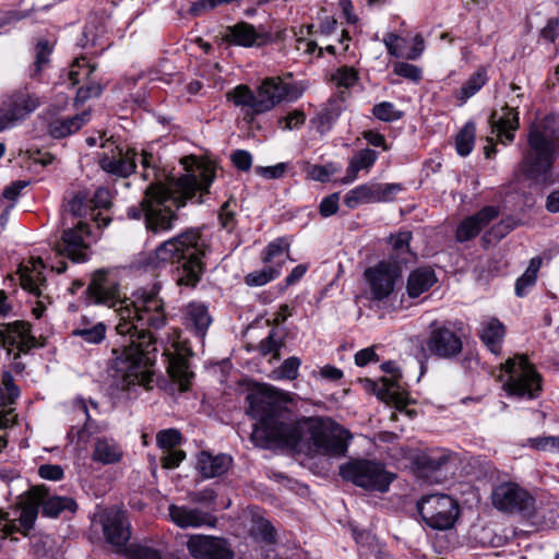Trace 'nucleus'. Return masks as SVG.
<instances>
[{"label":"nucleus","mask_w":559,"mask_h":559,"mask_svg":"<svg viewBox=\"0 0 559 559\" xmlns=\"http://www.w3.org/2000/svg\"><path fill=\"white\" fill-rule=\"evenodd\" d=\"M40 105L41 97L27 86L7 94L0 106V132L25 121Z\"/></svg>","instance_id":"10"},{"label":"nucleus","mask_w":559,"mask_h":559,"mask_svg":"<svg viewBox=\"0 0 559 559\" xmlns=\"http://www.w3.org/2000/svg\"><path fill=\"white\" fill-rule=\"evenodd\" d=\"M393 72L396 75L413 82H418L423 76V71L420 68L407 62H396L394 64Z\"/></svg>","instance_id":"54"},{"label":"nucleus","mask_w":559,"mask_h":559,"mask_svg":"<svg viewBox=\"0 0 559 559\" xmlns=\"http://www.w3.org/2000/svg\"><path fill=\"white\" fill-rule=\"evenodd\" d=\"M283 90H281V78H266L257 88L258 110L262 114L272 110L276 105L283 102Z\"/></svg>","instance_id":"27"},{"label":"nucleus","mask_w":559,"mask_h":559,"mask_svg":"<svg viewBox=\"0 0 559 559\" xmlns=\"http://www.w3.org/2000/svg\"><path fill=\"white\" fill-rule=\"evenodd\" d=\"M417 511L427 526L436 531H447L454 527L460 515V506L449 495L431 493L417 501Z\"/></svg>","instance_id":"9"},{"label":"nucleus","mask_w":559,"mask_h":559,"mask_svg":"<svg viewBox=\"0 0 559 559\" xmlns=\"http://www.w3.org/2000/svg\"><path fill=\"white\" fill-rule=\"evenodd\" d=\"M342 112V106L338 102L332 100L325 107H323L313 119L317 130L320 133L328 132L335 121L338 119Z\"/></svg>","instance_id":"39"},{"label":"nucleus","mask_w":559,"mask_h":559,"mask_svg":"<svg viewBox=\"0 0 559 559\" xmlns=\"http://www.w3.org/2000/svg\"><path fill=\"white\" fill-rule=\"evenodd\" d=\"M255 533L266 543L275 542V530L270 521L259 519L254 525Z\"/></svg>","instance_id":"62"},{"label":"nucleus","mask_w":559,"mask_h":559,"mask_svg":"<svg viewBox=\"0 0 559 559\" xmlns=\"http://www.w3.org/2000/svg\"><path fill=\"white\" fill-rule=\"evenodd\" d=\"M504 335V325L498 319L490 318L481 323L479 337L492 354L499 355L501 353Z\"/></svg>","instance_id":"31"},{"label":"nucleus","mask_w":559,"mask_h":559,"mask_svg":"<svg viewBox=\"0 0 559 559\" xmlns=\"http://www.w3.org/2000/svg\"><path fill=\"white\" fill-rule=\"evenodd\" d=\"M123 450L114 439L108 437H98L94 441L92 460L103 465H111L121 462Z\"/></svg>","instance_id":"29"},{"label":"nucleus","mask_w":559,"mask_h":559,"mask_svg":"<svg viewBox=\"0 0 559 559\" xmlns=\"http://www.w3.org/2000/svg\"><path fill=\"white\" fill-rule=\"evenodd\" d=\"M337 170L338 168L332 163L325 165H311L307 170V175L312 180L328 182Z\"/></svg>","instance_id":"52"},{"label":"nucleus","mask_w":559,"mask_h":559,"mask_svg":"<svg viewBox=\"0 0 559 559\" xmlns=\"http://www.w3.org/2000/svg\"><path fill=\"white\" fill-rule=\"evenodd\" d=\"M102 526L105 538L110 545L120 549L129 542L130 523L124 511L116 509L105 511L102 516Z\"/></svg>","instance_id":"18"},{"label":"nucleus","mask_w":559,"mask_h":559,"mask_svg":"<svg viewBox=\"0 0 559 559\" xmlns=\"http://www.w3.org/2000/svg\"><path fill=\"white\" fill-rule=\"evenodd\" d=\"M226 97L236 107L246 108V116L253 117L262 114V110H258V107H255L259 104L257 92L254 93L245 84L237 85L227 92Z\"/></svg>","instance_id":"32"},{"label":"nucleus","mask_w":559,"mask_h":559,"mask_svg":"<svg viewBox=\"0 0 559 559\" xmlns=\"http://www.w3.org/2000/svg\"><path fill=\"white\" fill-rule=\"evenodd\" d=\"M452 461L451 454L445 449H427L416 453L412 464L420 477H429L439 472Z\"/></svg>","instance_id":"21"},{"label":"nucleus","mask_w":559,"mask_h":559,"mask_svg":"<svg viewBox=\"0 0 559 559\" xmlns=\"http://www.w3.org/2000/svg\"><path fill=\"white\" fill-rule=\"evenodd\" d=\"M378 182L359 185L345 194L344 204L348 209H356L362 203H378Z\"/></svg>","instance_id":"36"},{"label":"nucleus","mask_w":559,"mask_h":559,"mask_svg":"<svg viewBox=\"0 0 559 559\" xmlns=\"http://www.w3.org/2000/svg\"><path fill=\"white\" fill-rule=\"evenodd\" d=\"M0 346L7 350L8 356H12L15 362L23 354H28L37 346L31 323L16 320L0 324Z\"/></svg>","instance_id":"13"},{"label":"nucleus","mask_w":559,"mask_h":559,"mask_svg":"<svg viewBox=\"0 0 559 559\" xmlns=\"http://www.w3.org/2000/svg\"><path fill=\"white\" fill-rule=\"evenodd\" d=\"M332 81L337 87L350 88L358 81V73L352 67H341L332 74Z\"/></svg>","instance_id":"49"},{"label":"nucleus","mask_w":559,"mask_h":559,"mask_svg":"<svg viewBox=\"0 0 559 559\" xmlns=\"http://www.w3.org/2000/svg\"><path fill=\"white\" fill-rule=\"evenodd\" d=\"M111 192L107 188H98L93 199L88 200L94 209H108L111 205Z\"/></svg>","instance_id":"64"},{"label":"nucleus","mask_w":559,"mask_h":559,"mask_svg":"<svg viewBox=\"0 0 559 559\" xmlns=\"http://www.w3.org/2000/svg\"><path fill=\"white\" fill-rule=\"evenodd\" d=\"M74 408L81 412L85 417V425L82 428V430L79 432V436L82 437L84 433H87L88 436L100 431L99 427L91 420L87 405L84 400H78L74 403Z\"/></svg>","instance_id":"59"},{"label":"nucleus","mask_w":559,"mask_h":559,"mask_svg":"<svg viewBox=\"0 0 559 559\" xmlns=\"http://www.w3.org/2000/svg\"><path fill=\"white\" fill-rule=\"evenodd\" d=\"M282 270V263H277L276 266L267 265L262 270L249 273L245 277V283L248 286H263L269 282L280 276Z\"/></svg>","instance_id":"45"},{"label":"nucleus","mask_w":559,"mask_h":559,"mask_svg":"<svg viewBox=\"0 0 559 559\" xmlns=\"http://www.w3.org/2000/svg\"><path fill=\"white\" fill-rule=\"evenodd\" d=\"M168 511L171 521L181 528L214 527L217 521L215 516L198 508L170 504Z\"/></svg>","instance_id":"22"},{"label":"nucleus","mask_w":559,"mask_h":559,"mask_svg":"<svg viewBox=\"0 0 559 559\" xmlns=\"http://www.w3.org/2000/svg\"><path fill=\"white\" fill-rule=\"evenodd\" d=\"M211 250L201 228L191 227L165 240L150 257V264H177L174 280L178 286L194 288L205 270L203 259Z\"/></svg>","instance_id":"4"},{"label":"nucleus","mask_w":559,"mask_h":559,"mask_svg":"<svg viewBox=\"0 0 559 559\" xmlns=\"http://www.w3.org/2000/svg\"><path fill=\"white\" fill-rule=\"evenodd\" d=\"M102 147L108 148L99 158L100 168L117 177H128L135 169L136 153L132 148L123 150L115 145V142L109 139L102 143Z\"/></svg>","instance_id":"15"},{"label":"nucleus","mask_w":559,"mask_h":559,"mask_svg":"<svg viewBox=\"0 0 559 559\" xmlns=\"http://www.w3.org/2000/svg\"><path fill=\"white\" fill-rule=\"evenodd\" d=\"M212 321L209 308L203 302L192 301L183 309V324L202 338L205 336Z\"/></svg>","instance_id":"24"},{"label":"nucleus","mask_w":559,"mask_h":559,"mask_svg":"<svg viewBox=\"0 0 559 559\" xmlns=\"http://www.w3.org/2000/svg\"><path fill=\"white\" fill-rule=\"evenodd\" d=\"M400 276L399 269L386 262L365 271V278L368 283L371 298L374 300L386 299L394 290V285Z\"/></svg>","instance_id":"16"},{"label":"nucleus","mask_w":559,"mask_h":559,"mask_svg":"<svg viewBox=\"0 0 559 559\" xmlns=\"http://www.w3.org/2000/svg\"><path fill=\"white\" fill-rule=\"evenodd\" d=\"M215 177V168L211 164H200L187 168V174L178 178H167L166 183H151L143 198L146 230L153 235L171 230L178 221L173 206H185L197 193H200L198 203H202V195L209 193Z\"/></svg>","instance_id":"3"},{"label":"nucleus","mask_w":559,"mask_h":559,"mask_svg":"<svg viewBox=\"0 0 559 559\" xmlns=\"http://www.w3.org/2000/svg\"><path fill=\"white\" fill-rule=\"evenodd\" d=\"M542 265L540 258L536 257L530 261V264L525 272L516 280L515 294L519 297H524L527 290L533 287L537 280V273Z\"/></svg>","instance_id":"40"},{"label":"nucleus","mask_w":559,"mask_h":559,"mask_svg":"<svg viewBox=\"0 0 559 559\" xmlns=\"http://www.w3.org/2000/svg\"><path fill=\"white\" fill-rule=\"evenodd\" d=\"M38 475L48 480H60L64 476L63 468L57 464H43L38 467Z\"/></svg>","instance_id":"63"},{"label":"nucleus","mask_w":559,"mask_h":559,"mask_svg":"<svg viewBox=\"0 0 559 559\" xmlns=\"http://www.w3.org/2000/svg\"><path fill=\"white\" fill-rule=\"evenodd\" d=\"M412 238V233L408 230H402L390 237V243L396 262L405 263L408 261L407 255H411L409 242Z\"/></svg>","instance_id":"42"},{"label":"nucleus","mask_w":559,"mask_h":559,"mask_svg":"<svg viewBox=\"0 0 559 559\" xmlns=\"http://www.w3.org/2000/svg\"><path fill=\"white\" fill-rule=\"evenodd\" d=\"M237 204L233 200L226 201L219 210L218 219L221 226L227 231H233L237 226L236 209Z\"/></svg>","instance_id":"51"},{"label":"nucleus","mask_w":559,"mask_h":559,"mask_svg":"<svg viewBox=\"0 0 559 559\" xmlns=\"http://www.w3.org/2000/svg\"><path fill=\"white\" fill-rule=\"evenodd\" d=\"M344 480L370 491L385 492L394 476L385 471L383 464L367 459H354L340 466Z\"/></svg>","instance_id":"8"},{"label":"nucleus","mask_w":559,"mask_h":559,"mask_svg":"<svg viewBox=\"0 0 559 559\" xmlns=\"http://www.w3.org/2000/svg\"><path fill=\"white\" fill-rule=\"evenodd\" d=\"M190 555L195 559H233L234 550L229 543L210 535H191L187 542Z\"/></svg>","instance_id":"17"},{"label":"nucleus","mask_w":559,"mask_h":559,"mask_svg":"<svg viewBox=\"0 0 559 559\" xmlns=\"http://www.w3.org/2000/svg\"><path fill=\"white\" fill-rule=\"evenodd\" d=\"M492 506L504 513L531 515L534 511L533 496L515 483L497 485L491 492Z\"/></svg>","instance_id":"12"},{"label":"nucleus","mask_w":559,"mask_h":559,"mask_svg":"<svg viewBox=\"0 0 559 559\" xmlns=\"http://www.w3.org/2000/svg\"><path fill=\"white\" fill-rule=\"evenodd\" d=\"M231 463L233 459L227 454L213 455L202 451L198 455L197 468L204 478H213L225 474Z\"/></svg>","instance_id":"26"},{"label":"nucleus","mask_w":559,"mask_h":559,"mask_svg":"<svg viewBox=\"0 0 559 559\" xmlns=\"http://www.w3.org/2000/svg\"><path fill=\"white\" fill-rule=\"evenodd\" d=\"M300 365L301 361L296 356L285 359L278 369L280 377L287 380H295L298 377Z\"/></svg>","instance_id":"57"},{"label":"nucleus","mask_w":559,"mask_h":559,"mask_svg":"<svg viewBox=\"0 0 559 559\" xmlns=\"http://www.w3.org/2000/svg\"><path fill=\"white\" fill-rule=\"evenodd\" d=\"M556 140H559V136L554 134L548 123H539L531 128L530 151L523 159L528 178L543 185H554L559 180L552 171Z\"/></svg>","instance_id":"5"},{"label":"nucleus","mask_w":559,"mask_h":559,"mask_svg":"<svg viewBox=\"0 0 559 559\" xmlns=\"http://www.w3.org/2000/svg\"><path fill=\"white\" fill-rule=\"evenodd\" d=\"M87 197L84 193H76L67 204L62 218L68 217V222L83 219L87 212H93L88 204Z\"/></svg>","instance_id":"41"},{"label":"nucleus","mask_w":559,"mask_h":559,"mask_svg":"<svg viewBox=\"0 0 559 559\" xmlns=\"http://www.w3.org/2000/svg\"><path fill=\"white\" fill-rule=\"evenodd\" d=\"M437 282L435 271L430 267H418L414 270L407 280L406 290L411 298H416L429 290Z\"/></svg>","instance_id":"33"},{"label":"nucleus","mask_w":559,"mask_h":559,"mask_svg":"<svg viewBox=\"0 0 559 559\" xmlns=\"http://www.w3.org/2000/svg\"><path fill=\"white\" fill-rule=\"evenodd\" d=\"M499 214L500 210L498 206L488 205L479 210L476 214L466 217L456 228V240L464 242L475 238L480 230L496 219Z\"/></svg>","instance_id":"19"},{"label":"nucleus","mask_w":559,"mask_h":559,"mask_svg":"<svg viewBox=\"0 0 559 559\" xmlns=\"http://www.w3.org/2000/svg\"><path fill=\"white\" fill-rule=\"evenodd\" d=\"M90 237V226L84 219L68 222L66 216L62 218V233L60 240L56 243V252L68 257L73 262H84L87 260Z\"/></svg>","instance_id":"11"},{"label":"nucleus","mask_w":559,"mask_h":559,"mask_svg":"<svg viewBox=\"0 0 559 559\" xmlns=\"http://www.w3.org/2000/svg\"><path fill=\"white\" fill-rule=\"evenodd\" d=\"M383 371L390 373V378L383 377L381 378V382L383 385V392L380 394L382 397H386L389 401L393 402L397 409H403L407 405V397L403 392H400V378L401 374L397 372L396 366L392 361L382 364Z\"/></svg>","instance_id":"28"},{"label":"nucleus","mask_w":559,"mask_h":559,"mask_svg":"<svg viewBox=\"0 0 559 559\" xmlns=\"http://www.w3.org/2000/svg\"><path fill=\"white\" fill-rule=\"evenodd\" d=\"M86 295L93 304L116 308L119 316L116 331L122 337H129L111 350L117 389L129 391L132 386L147 385L152 376L145 370L146 355L155 350V337L146 328L158 330L165 326L167 318L163 300L155 290H143L133 300H122L118 282L105 269L92 274Z\"/></svg>","instance_id":"1"},{"label":"nucleus","mask_w":559,"mask_h":559,"mask_svg":"<svg viewBox=\"0 0 559 559\" xmlns=\"http://www.w3.org/2000/svg\"><path fill=\"white\" fill-rule=\"evenodd\" d=\"M283 346V341L277 336V332L272 329L269 335L263 338L259 345L258 350L262 356L273 354L274 358H280V349Z\"/></svg>","instance_id":"50"},{"label":"nucleus","mask_w":559,"mask_h":559,"mask_svg":"<svg viewBox=\"0 0 559 559\" xmlns=\"http://www.w3.org/2000/svg\"><path fill=\"white\" fill-rule=\"evenodd\" d=\"M288 249L289 241L286 238H277L270 242L265 248V257L263 258V261L265 263H271L276 257L287 253Z\"/></svg>","instance_id":"53"},{"label":"nucleus","mask_w":559,"mask_h":559,"mask_svg":"<svg viewBox=\"0 0 559 559\" xmlns=\"http://www.w3.org/2000/svg\"><path fill=\"white\" fill-rule=\"evenodd\" d=\"M502 114L492 111L488 122L491 133L495 134L502 144L511 143L514 140V131L519 128V111L508 105L501 108Z\"/></svg>","instance_id":"20"},{"label":"nucleus","mask_w":559,"mask_h":559,"mask_svg":"<svg viewBox=\"0 0 559 559\" xmlns=\"http://www.w3.org/2000/svg\"><path fill=\"white\" fill-rule=\"evenodd\" d=\"M559 437L557 436H543L528 439V444L531 448L538 451H548V452H557V441Z\"/></svg>","instance_id":"58"},{"label":"nucleus","mask_w":559,"mask_h":559,"mask_svg":"<svg viewBox=\"0 0 559 559\" xmlns=\"http://www.w3.org/2000/svg\"><path fill=\"white\" fill-rule=\"evenodd\" d=\"M488 75L485 68H479L474 72L456 92V98L461 103H465L468 98L474 96L487 83Z\"/></svg>","instance_id":"38"},{"label":"nucleus","mask_w":559,"mask_h":559,"mask_svg":"<svg viewBox=\"0 0 559 559\" xmlns=\"http://www.w3.org/2000/svg\"><path fill=\"white\" fill-rule=\"evenodd\" d=\"M43 267V261L38 259L36 262L33 263L32 270L25 267V270L21 274L22 288L37 297L41 296V287L45 285L46 282L41 272Z\"/></svg>","instance_id":"37"},{"label":"nucleus","mask_w":559,"mask_h":559,"mask_svg":"<svg viewBox=\"0 0 559 559\" xmlns=\"http://www.w3.org/2000/svg\"><path fill=\"white\" fill-rule=\"evenodd\" d=\"M230 159L240 171H249L252 167V155L246 150H236L231 153Z\"/></svg>","instance_id":"61"},{"label":"nucleus","mask_w":559,"mask_h":559,"mask_svg":"<svg viewBox=\"0 0 559 559\" xmlns=\"http://www.w3.org/2000/svg\"><path fill=\"white\" fill-rule=\"evenodd\" d=\"M476 136V127L473 122H467L455 138L456 152L461 156H467L474 147Z\"/></svg>","instance_id":"44"},{"label":"nucleus","mask_w":559,"mask_h":559,"mask_svg":"<svg viewBox=\"0 0 559 559\" xmlns=\"http://www.w3.org/2000/svg\"><path fill=\"white\" fill-rule=\"evenodd\" d=\"M181 435L176 429H165L157 433L156 442L157 444L166 450L174 449L177 444L180 443Z\"/></svg>","instance_id":"55"},{"label":"nucleus","mask_w":559,"mask_h":559,"mask_svg":"<svg viewBox=\"0 0 559 559\" xmlns=\"http://www.w3.org/2000/svg\"><path fill=\"white\" fill-rule=\"evenodd\" d=\"M96 66L91 64L90 61L85 57L76 58L69 72V80L71 84L74 86L81 82L88 80L91 74L95 71Z\"/></svg>","instance_id":"46"},{"label":"nucleus","mask_w":559,"mask_h":559,"mask_svg":"<svg viewBox=\"0 0 559 559\" xmlns=\"http://www.w3.org/2000/svg\"><path fill=\"white\" fill-rule=\"evenodd\" d=\"M372 115L380 121L393 122L403 117V111L396 109L390 102H381L373 106Z\"/></svg>","instance_id":"48"},{"label":"nucleus","mask_w":559,"mask_h":559,"mask_svg":"<svg viewBox=\"0 0 559 559\" xmlns=\"http://www.w3.org/2000/svg\"><path fill=\"white\" fill-rule=\"evenodd\" d=\"M41 506L43 514L57 518L64 511L74 513L78 504L69 497L49 496L45 486H35L28 490L27 501L14 509V520L19 521L20 533L26 536L33 528L38 515V507Z\"/></svg>","instance_id":"6"},{"label":"nucleus","mask_w":559,"mask_h":559,"mask_svg":"<svg viewBox=\"0 0 559 559\" xmlns=\"http://www.w3.org/2000/svg\"><path fill=\"white\" fill-rule=\"evenodd\" d=\"M72 335L81 337L88 344H99L105 340L106 325L103 322H97L91 326V330H86L85 318H83L80 325L73 330Z\"/></svg>","instance_id":"43"},{"label":"nucleus","mask_w":559,"mask_h":559,"mask_svg":"<svg viewBox=\"0 0 559 559\" xmlns=\"http://www.w3.org/2000/svg\"><path fill=\"white\" fill-rule=\"evenodd\" d=\"M128 555L130 559H163L157 549L146 545H131Z\"/></svg>","instance_id":"56"},{"label":"nucleus","mask_w":559,"mask_h":559,"mask_svg":"<svg viewBox=\"0 0 559 559\" xmlns=\"http://www.w3.org/2000/svg\"><path fill=\"white\" fill-rule=\"evenodd\" d=\"M378 159V153L371 148H362L357 151L349 159L346 169V175L342 178L341 182L348 185L354 182L359 171H369Z\"/></svg>","instance_id":"30"},{"label":"nucleus","mask_w":559,"mask_h":559,"mask_svg":"<svg viewBox=\"0 0 559 559\" xmlns=\"http://www.w3.org/2000/svg\"><path fill=\"white\" fill-rule=\"evenodd\" d=\"M191 352L185 349V352L176 350L169 357L168 373L170 378L179 384L180 391H187L190 386L193 372L190 370L189 356Z\"/></svg>","instance_id":"25"},{"label":"nucleus","mask_w":559,"mask_h":559,"mask_svg":"<svg viewBox=\"0 0 559 559\" xmlns=\"http://www.w3.org/2000/svg\"><path fill=\"white\" fill-rule=\"evenodd\" d=\"M507 374L503 390L507 395L518 400H535L543 391V378L535 366L524 355L508 358L501 365Z\"/></svg>","instance_id":"7"},{"label":"nucleus","mask_w":559,"mask_h":559,"mask_svg":"<svg viewBox=\"0 0 559 559\" xmlns=\"http://www.w3.org/2000/svg\"><path fill=\"white\" fill-rule=\"evenodd\" d=\"M284 392L265 386L247 395V413L257 420L252 442L260 448L276 447L297 453L330 457L346 455L352 435L330 418L309 417L294 421L283 411Z\"/></svg>","instance_id":"2"},{"label":"nucleus","mask_w":559,"mask_h":559,"mask_svg":"<svg viewBox=\"0 0 559 559\" xmlns=\"http://www.w3.org/2000/svg\"><path fill=\"white\" fill-rule=\"evenodd\" d=\"M430 335L426 342L430 354L444 359L459 356L463 350L461 337L447 325H439L437 321L430 324Z\"/></svg>","instance_id":"14"},{"label":"nucleus","mask_w":559,"mask_h":559,"mask_svg":"<svg viewBox=\"0 0 559 559\" xmlns=\"http://www.w3.org/2000/svg\"><path fill=\"white\" fill-rule=\"evenodd\" d=\"M378 203L391 202L395 195L400 193L404 188L401 183H379L378 182Z\"/></svg>","instance_id":"60"},{"label":"nucleus","mask_w":559,"mask_h":559,"mask_svg":"<svg viewBox=\"0 0 559 559\" xmlns=\"http://www.w3.org/2000/svg\"><path fill=\"white\" fill-rule=\"evenodd\" d=\"M90 120V112L84 111L71 118L56 119L48 126V132L52 138H66L82 128Z\"/></svg>","instance_id":"35"},{"label":"nucleus","mask_w":559,"mask_h":559,"mask_svg":"<svg viewBox=\"0 0 559 559\" xmlns=\"http://www.w3.org/2000/svg\"><path fill=\"white\" fill-rule=\"evenodd\" d=\"M269 34L258 31L252 24L238 22L227 26L224 39L235 46L253 47L262 46L269 40Z\"/></svg>","instance_id":"23"},{"label":"nucleus","mask_w":559,"mask_h":559,"mask_svg":"<svg viewBox=\"0 0 559 559\" xmlns=\"http://www.w3.org/2000/svg\"><path fill=\"white\" fill-rule=\"evenodd\" d=\"M51 47L47 40H39L35 47V60L29 70V76H38L45 67L49 63V56L51 55Z\"/></svg>","instance_id":"47"},{"label":"nucleus","mask_w":559,"mask_h":559,"mask_svg":"<svg viewBox=\"0 0 559 559\" xmlns=\"http://www.w3.org/2000/svg\"><path fill=\"white\" fill-rule=\"evenodd\" d=\"M5 385L9 391V397H5L0 392V452L8 444L5 429L14 424L15 418L13 409L9 407L8 403L11 404L13 399L19 396V389L15 385L8 383Z\"/></svg>","instance_id":"34"}]
</instances>
